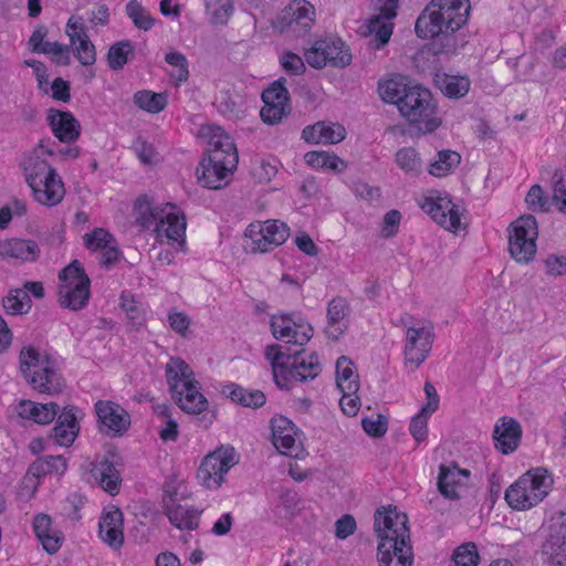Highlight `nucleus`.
<instances>
[{
  "label": "nucleus",
  "instance_id": "58",
  "mask_svg": "<svg viewBox=\"0 0 566 566\" xmlns=\"http://www.w3.org/2000/svg\"><path fill=\"white\" fill-rule=\"evenodd\" d=\"M525 201L528 208L533 211H547L549 209L548 198L544 195L539 185L531 187L526 193Z\"/></svg>",
  "mask_w": 566,
  "mask_h": 566
},
{
  "label": "nucleus",
  "instance_id": "50",
  "mask_svg": "<svg viewBox=\"0 0 566 566\" xmlns=\"http://www.w3.org/2000/svg\"><path fill=\"white\" fill-rule=\"evenodd\" d=\"M206 10L214 24H224L232 13L233 0H206Z\"/></svg>",
  "mask_w": 566,
  "mask_h": 566
},
{
  "label": "nucleus",
  "instance_id": "55",
  "mask_svg": "<svg viewBox=\"0 0 566 566\" xmlns=\"http://www.w3.org/2000/svg\"><path fill=\"white\" fill-rule=\"evenodd\" d=\"M553 202L559 211L566 213V186L564 184L563 171L557 168L553 172Z\"/></svg>",
  "mask_w": 566,
  "mask_h": 566
},
{
  "label": "nucleus",
  "instance_id": "9",
  "mask_svg": "<svg viewBox=\"0 0 566 566\" xmlns=\"http://www.w3.org/2000/svg\"><path fill=\"white\" fill-rule=\"evenodd\" d=\"M402 117L422 133H432L440 125L431 92L422 86H411L398 107Z\"/></svg>",
  "mask_w": 566,
  "mask_h": 566
},
{
  "label": "nucleus",
  "instance_id": "10",
  "mask_svg": "<svg viewBox=\"0 0 566 566\" xmlns=\"http://www.w3.org/2000/svg\"><path fill=\"white\" fill-rule=\"evenodd\" d=\"M59 303L72 311L84 308L90 298L91 280L81 262L74 260L59 273Z\"/></svg>",
  "mask_w": 566,
  "mask_h": 566
},
{
  "label": "nucleus",
  "instance_id": "37",
  "mask_svg": "<svg viewBox=\"0 0 566 566\" xmlns=\"http://www.w3.org/2000/svg\"><path fill=\"white\" fill-rule=\"evenodd\" d=\"M200 514L201 511L181 504L169 506L166 511L169 522L175 527L189 531L198 528Z\"/></svg>",
  "mask_w": 566,
  "mask_h": 566
},
{
  "label": "nucleus",
  "instance_id": "7",
  "mask_svg": "<svg viewBox=\"0 0 566 566\" xmlns=\"http://www.w3.org/2000/svg\"><path fill=\"white\" fill-rule=\"evenodd\" d=\"M20 371L25 381L38 392L57 395L65 387L55 361L42 355L34 346H24L19 355Z\"/></svg>",
  "mask_w": 566,
  "mask_h": 566
},
{
  "label": "nucleus",
  "instance_id": "20",
  "mask_svg": "<svg viewBox=\"0 0 566 566\" xmlns=\"http://www.w3.org/2000/svg\"><path fill=\"white\" fill-rule=\"evenodd\" d=\"M98 422L106 428V433L122 437L130 427L129 413L118 403L98 400L94 406Z\"/></svg>",
  "mask_w": 566,
  "mask_h": 566
},
{
  "label": "nucleus",
  "instance_id": "62",
  "mask_svg": "<svg viewBox=\"0 0 566 566\" xmlns=\"http://www.w3.org/2000/svg\"><path fill=\"white\" fill-rule=\"evenodd\" d=\"M401 220L400 211L392 209L384 216L381 233L385 238H392L397 234Z\"/></svg>",
  "mask_w": 566,
  "mask_h": 566
},
{
  "label": "nucleus",
  "instance_id": "53",
  "mask_svg": "<svg viewBox=\"0 0 566 566\" xmlns=\"http://www.w3.org/2000/svg\"><path fill=\"white\" fill-rule=\"evenodd\" d=\"M452 558L457 566H476L480 560L476 545L472 542L460 545Z\"/></svg>",
  "mask_w": 566,
  "mask_h": 566
},
{
  "label": "nucleus",
  "instance_id": "33",
  "mask_svg": "<svg viewBox=\"0 0 566 566\" xmlns=\"http://www.w3.org/2000/svg\"><path fill=\"white\" fill-rule=\"evenodd\" d=\"M33 531L46 553L54 554L61 548L63 535L52 528V520L48 514L41 513L34 516Z\"/></svg>",
  "mask_w": 566,
  "mask_h": 566
},
{
  "label": "nucleus",
  "instance_id": "2",
  "mask_svg": "<svg viewBox=\"0 0 566 566\" xmlns=\"http://www.w3.org/2000/svg\"><path fill=\"white\" fill-rule=\"evenodd\" d=\"M208 145L209 157L197 167V178L203 187L220 189L228 184V176L238 166V150L232 138L221 127L211 130Z\"/></svg>",
  "mask_w": 566,
  "mask_h": 566
},
{
  "label": "nucleus",
  "instance_id": "36",
  "mask_svg": "<svg viewBox=\"0 0 566 566\" xmlns=\"http://www.w3.org/2000/svg\"><path fill=\"white\" fill-rule=\"evenodd\" d=\"M221 392L233 402L253 409L262 407L266 401L263 391L259 389H247L234 382L222 386Z\"/></svg>",
  "mask_w": 566,
  "mask_h": 566
},
{
  "label": "nucleus",
  "instance_id": "1",
  "mask_svg": "<svg viewBox=\"0 0 566 566\" xmlns=\"http://www.w3.org/2000/svg\"><path fill=\"white\" fill-rule=\"evenodd\" d=\"M374 530L379 541V566H411L412 554L408 516L396 507L377 510L374 516Z\"/></svg>",
  "mask_w": 566,
  "mask_h": 566
},
{
  "label": "nucleus",
  "instance_id": "49",
  "mask_svg": "<svg viewBox=\"0 0 566 566\" xmlns=\"http://www.w3.org/2000/svg\"><path fill=\"white\" fill-rule=\"evenodd\" d=\"M126 14L139 30L148 31L154 25L155 20L137 0H130L126 4Z\"/></svg>",
  "mask_w": 566,
  "mask_h": 566
},
{
  "label": "nucleus",
  "instance_id": "23",
  "mask_svg": "<svg viewBox=\"0 0 566 566\" xmlns=\"http://www.w3.org/2000/svg\"><path fill=\"white\" fill-rule=\"evenodd\" d=\"M122 465V458L115 452H108L106 458L94 463L91 470L98 485L111 495L119 492L122 478L118 468Z\"/></svg>",
  "mask_w": 566,
  "mask_h": 566
},
{
  "label": "nucleus",
  "instance_id": "51",
  "mask_svg": "<svg viewBox=\"0 0 566 566\" xmlns=\"http://www.w3.org/2000/svg\"><path fill=\"white\" fill-rule=\"evenodd\" d=\"M165 61L174 66L176 70L170 74V76L176 82V85H179L182 82H186L189 77L188 70V60L185 54L180 52H169L165 56Z\"/></svg>",
  "mask_w": 566,
  "mask_h": 566
},
{
  "label": "nucleus",
  "instance_id": "64",
  "mask_svg": "<svg viewBox=\"0 0 566 566\" xmlns=\"http://www.w3.org/2000/svg\"><path fill=\"white\" fill-rule=\"evenodd\" d=\"M398 0H377L378 14L371 18H379V21L390 22L397 15Z\"/></svg>",
  "mask_w": 566,
  "mask_h": 566
},
{
  "label": "nucleus",
  "instance_id": "25",
  "mask_svg": "<svg viewBox=\"0 0 566 566\" xmlns=\"http://www.w3.org/2000/svg\"><path fill=\"white\" fill-rule=\"evenodd\" d=\"M521 438L522 427L513 418L502 417L494 426V446L503 454L514 452L521 442Z\"/></svg>",
  "mask_w": 566,
  "mask_h": 566
},
{
  "label": "nucleus",
  "instance_id": "59",
  "mask_svg": "<svg viewBox=\"0 0 566 566\" xmlns=\"http://www.w3.org/2000/svg\"><path fill=\"white\" fill-rule=\"evenodd\" d=\"M430 415L431 413L420 410V412L411 419L409 430L418 444L424 441L428 437V417Z\"/></svg>",
  "mask_w": 566,
  "mask_h": 566
},
{
  "label": "nucleus",
  "instance_id": "3",
  "mask_svg": "<svg viewBox=\"0 0 566 566\" xmlns=\"http://www.w3.org/2000/svg\"><path fill=\"white\" fill-rule=\"evenodd\" d=\"M469 0H431L418 17L415 31L421 39L452 34L468 21Z\"/></svg>",
  "mask_w": 566,
  "mask_h": 566
},
{
  "label": "nucleus",
  "instance_id": "26",
  "mask_svg": "<svg viewBox=\"0 0 566 566\" xmlns=\"http://www.w3.org/2000/svg\"><path fill=\"white\" fill-rule=\"evenodd\" d=\"M48 123L53 135L62 143H73L81 135V124L70 112L51 108Z\"/></svg>",
  "mask_w": 566,
  "mask_h": 566
},
{
  "label": "nucleus",
  "instance_id": "35",
  "mask_svg": "<svg viewBox=\"0 0 566 566\" xmlns=\"http://www.w3.org/2000/svg\"><path fill=\"white\" fill-rule=\"evenodd\" d=\"M272 439L274 447L286 455H293V451L297 449L295 446L293 423L284 417L274 418L271 421Z\"/></svg>",
  "mask_w": 566,
  "mask_h": 566
},
{
  "label": "nucleus",
  "instance_id": "41",
  "mask_svg": "<svg viewBox=\"0 0 566 566\" xmlns=\"http://www.w3.org/2000/svg\"><path fill=\"white\" fill-rule=\"evenodd\" d=\"M403 80L402 76L398 75L380 81L378 92L381 99L386 103L396 104L399 107V103L405 97V93L409 91V86H407Z\"/></svg>",
  "mask_w": 566,
  "mask_h": 566
},
{
  "label": "nucleus",
  "instance_id": "56",
  "mask_svg": "<svg viewBox=\"0 0 566 566\" xmlns=\"http://www.w3.org/2000/svg\"><path fill=\"white\" fill-rule=\"evenodd\" d=\"M277 167L262 158H256L251 165V175L259 182H269L276 175Z\"/></svg>",
  "mask_w": 566,
  "mask_h": 566
},
{
  "label": "nucleus",
  "instance_id": "43",
  "mask_svg": "<svg viewBox=\"0 0 566 566\" xmlns=\"http://www.w3.org/2000/svg\"><path fill=\"white\" fill-rule=\"evenodd\" d=\"M3 307L10 315L27 314L32 306V301L27 291L20 289H12L2 301Z\"/></svg>",
  "mask_w": 566,
  "mask_h": 566
},
{
  "label": "nucleus",
  "instance_id": "54",
  "mask_svg": "<svg viewBox=\"0 0 566 566\" xmlns=\"http://www.w3.org/2000/svg\"><path fill=\"white\" fill-rule=\"evenodd\" d=\"M84 244L91 250H103L108 244L115 243V238L103 228H95L83 237Z\"/></svg>",
  "mask_w": 566,
  "mask_h": 566
},
{
  "label": "nucleus",
  "instance_id": "5",
  "mask_svg": "<svg viewBox=\"0 0 566 566\" xmlns=\"http://www.w3.org/2000/svg\"><path fill=\"white\" fill-rule=\"evenodd\" d=\"M134 216L143 229L154 227L159 237L185 243L186 217L175 205L155 207L148 196H139L134 203Z\"/></svg>",
  "mask_w": 566,
  "mask_h": 566
},
{
  "label": "nucleus",
  "instance_id": "34",
  "mask_svg": "<svg viewBox=\"0 0 566 566\" xmlns=\"http://www.w3.org/2000/svg\"><path fill=\"white\" fill-rule=\"evenodd\" d=\"M40 255V248L33 240L9 239L0 241V256L33 262Z\"/></svg>",
  "mask_w": 566,
  "mask_h": 566
},
{
  "label": "nucleus",
  "instance_id": "14",
  "mask_svg": "<svg viewBox=\"0 0 566 566\" xmlns=\"http://www.w3.org/2000/svg\"><path fill=\"white\" fill-rule=\"evenodd\" d=\"M316 19L315 7L307 0H292L279 14L276 28L294 36L307 34Z\"/></svg>",
  "mask_w": 566,
  "mask_h": 566
},
{
  "label": "nucleus",
  "instance_id": "13",
  "mask_svg": "<svg viewBox=\"0 0 566 566\" xmlns=\"http://www.w3.org/2000/svg\"><path fill=\"white\" fill-rule=\"evenodd\" d=\"M237 462L234 448H218L205 457L197 471V478L207 489H218L223 483L224 475Z\"/></svg>",
  "mask_w": 566,
  "mask_h": 566
},
{
  "label": "nucleus",
  "instance_id": "45",
  "mask_svg": "<svg viewBox=\"0 0 566 566\" xmlns=\"http://www.w3.org/2000/svg\"><path fill=\"white\" fill-rule=\"evenodd\" d=\"M546 553L551 554L553 564L566 566V518L557 535L552 536L544 546Z\"/></svg>",
  "mask_w": 566,
  "mask_h": 566
},
{
  "label": "nucleus",
  "instance_id": "11",
  "mask_svg": "<svg viewBox=\"0 0 566 566\" xmlns=\"http://www.w3.org/2000/svg\"><path fill=\"white\" fill-rule=\"evenodd\" d=\"M509 251L518 263H530L536 253L538 226L534 216L524 214L511 223L509 228Z\"/></svg>",
  "mask_w": 566,
  "mask_h": 566
},
{
  "label": "nucleus",
  "instance_id": "24",
  "mask_svg": "<svg viewBox=\"0 0 566 566\" xmlns=\"http://www.w3.org/2000/svg\"><path fill=\"white\" fill-rule=\"evenodd\" d=\"M53 155V150L45 148L42 142L31 154L27 155L21 164L28 186L40 185L41 179L56 174V170L42 155Z\"/></svg>",
  "mask_w": 566,
  "mask_h": 566
},
{
  "label": "nucleus",
  "instance_id": "39",
  "mask_svg": "<svg viewBox=\"0 0 566 566\" xmlns=\"http://www.w3.org/2000/svg\"><path fill=\"white\" fill-rule=\"evenodd\" d=\"M66 469L67 462L63 455H46L36 459L30 464V474L40 478L50 474L62 475Z\"/></svg>",
  "mask_w": 566,
  "mask_h": 566
},
{
  "label": "nucleus",
  "instance_id": "52",
  "mask_svg": "<svg viewBox=\"0 0 566 566\" xmlns=\"http://www.w3.org/2000/svg\"><path fill=\"white\" fill-rule=\"evenodd\" d=\"M396 163L406 172L417 174L421 169V160L412 147L399 149L396 154Z\"/></svg>",
  "mask_w": 566,
  "mask_h": 566
},
{
  "label": "nucleus",
  "instance_id": "27",
  "mask_svg": "<svg viewBox=\"0 0 566 566\" xmlns=\"http://www.w3.org/2000/svg\"><path fill=\"white\" fill-rule=\"evenodd\" d=\"M327 324L325 334L329 339L338 340L349 326V306L344 297L336 296L327 304Z\"/></svg>",
  "mask_w": 566,
  "mask_h": 566
},
{
  "label": "nucleus",
  "instance_id": "22",
  "mask_svg": "<svg viewBox=\"0 0 566 566\" xmlns=\"http://www.w3.org/2000/svg\"><path fill=\"white\" fill-rule=\"evenodd\" d=\"M421 208L431 216V218L451 232H458L461 227V216L459 207L448 198H426Z\"/></svg>",
  "mask_w": 566,
  "mask_h": 566
},
{
  "label": "nucleus",
  "instance_id": "8",
  "mask_svg": "<svg viewBox=\"0 0 566 566\" xmlns=\"http://www.w3.org/2000/svg\"><path fill=\"white\" fill-rule=\"evenodd\" d=\"M553 484V475L547 469H531L506 489L505 501L513 510H531L549 494Z\"/></svg>",
  "mask_w": 566,
  "mask_h": 566
},
{
  "label": "nucleus",
  "instance_id": "46",
  "mask_svg": "<svg viewBox=\"0 0 566 566\" xmlns=\"http://www.w3.org/2000/svg\"><path fill=\"white\" fill-rule=\"evenodd\" d=\"M367 27L370 33H375L369 41L373 49L379 50L389 42L394 30L391 22L379 21V18H370Z\"/></svg>",
  "mask_w": 566,
  "mask_h": 566
},
{
  "label": "nucleus",
  "instance_id": "17",
  "mask_svg": "<svg viewBox=\"0 0 566 566\" xmlns=\"http://www.w3.org/2000/svg\"><path fill=\"white\" fill-rule=\"evenodd\" d=\"M284 82V78H280L262 92L264 106L260 115L265 124H279L291 113L290 94Z\"/></svg>",
  "mask_w": 566,
  "mask_h": 566
},
{
  "label": "nucleus",
  "instance_id": "63",
  "mask_svg": "<svg viewBox=\"0 0 566 566\" xmlns=\"http://www.w3.org/2000/svg\"><path fill=\"white\" fill-rule=\"evenodd\" d=\"M356 531V521L353 515L344 514L335 523V536L345 539Z\"/></svg>",
  "mask_w": 566,
  "mask_h": 566
},
{
  "label": "nucleus",
  "instance_id": "38",
  "mask_svg": "<svg viewBox=\"0 0 566 566\" xmlns=\"http://www.w3.org/2000/svg\"><path fill=\"white\" fill-rule=\"evenodd\" d=\"M336 385L340 392L359 390L358 375L355 373L353 361L346 356H340L336 361Z\"/></svg>",
  "mask_w": 566,
  "mask_h": 566
},
{
  "label": "nucleus",
  "instance_id": "16",
  "mask_svg": "<svg viewBox=\"0 0 566 566\" xmlns=\"http://www.w3.org/2000/svg\"><path fill=\"white\" fill-rule=\"evenodd\" d=\"M434 339L433 325L430 322L418 321L406 332L405 359L418 368L432 349Z\"/></svg>",
  "mask_w": 566,
  "mask_h": 566
},
{
  "label": "nucleus",
  "instance_id": "61",
  "mask_svg": "<svg viewBox=\"0 0 566 566\" xmlns=\"http://www.w3.org/2000/svg\"><path fill=\"white\" fill-rule=\"evenodd\" d=\"M545 272L548 276L559 277L566 275V256L548 254L544 260Z\"/></svg>",
  "mask_w": 566,
  "mask_h": 566
},
{
  "label": "nucleus",
  "instance_id": "15",
  "mask_svg": "<svg viewBox=\"0 0 566 566\" xmlns=\"http://www.w3.org/2000/svg\"><path fill=\"white\" fill-rule=\"evenodd\" d=\"M251 239V251L265 253L282 245L290 237V228L277 220L251 223L245 232Z\"/></svg>",
  "mask_w": 566,
  "mask_h": 566
},
{
  "label": "nucleus",
  "instance_id": "28",
  "mask_svg": "<svg viewBox=\"0 0 566 566\" xmlns=\"http://www.w3.org/2000/svg\"><path fill=\"white\" fill-rule=\"evenodd\" d=\"M470 471L460 469L458 465H444L439 468L438 490L449 500H459V489L467 485Z\"/></svg>",
  "mask_w": 566,
  "mask_h": 566
},
{
  "label": "nucleus",
  "instance_id": "40",
  "mask_svg": "<svg viewBox=\"0 0 566 566\" xmlns=\"http://www.w3.org/2000/svg\"><path fill=\"white\" fill-rule=\"evenodd\" d=\"M440 91L449 98H461L470 90L471 82L467 76L443 74L437 78Z\"/></svg>",
  "mask_w": 566,
  "mask_h": 566
},
{
  "label": "nucleus",
  "instance_id": "19",
  "mask_svg": "<svg viewBox=\"0 0 566 566\" xmlns=\"http://www.w3.org/2000/svg\"><path fill=\"white\" fill-rule=\"evenodd\" d=\"M65 32L70 39L73 54L83 66H91L96 62L95 45L88 38L83 18L72 15L66 23Z\"/></svg>",
  "mask_w": 566,
  "mask_h": 566
},
{
  "label": "nucleus",
  "instance_id": "4",
  "mask_svg": "<svg viewBox=\"0 0 566 566\" xmlns=\"http://www.w3.org/2000/svg\"><path fill=\"white\" fill-rule=\"evenodd\" d=\"M265 357L271 363L273 379L280 389L290 390L294 381L306 382L315 379L322 371L318 355L304 352L291 354L282 350L277 344L265 348Z\"/></svg>",
  "mask_w": 566,
  "mask_h": 566
},
{
  "label": "nucleus",
  "instance_id": "30",
  "mask_svg": "<svg viewBox=\"0 0 566 566\" xmlns=\"http://www.w3.org/2000/svg\"><path fill=\"white\" fill-rule=\"evenodd\" d=\"M29 187L32 190L34 200L46 207L59 205L65 195L64 184L57 172L42 178L40 185Z\"/></svg>",
  "mask_w": 566,
  "mask_h": 566
},
{
  "label": "nucleus",
  "instance_id": "29",
  "mask_svg": "<svg viewBox=\"0 0 566 566\" xmlns=\"http://www.w3.org/2000/svg\"><path fill=\"white\" fill-rule=\"evenodd\" d=\"M346 137V129L338 123L317 122L306 126L302 132V138L312 144H338Z\"/></svg>",
  "mask_w": 566,
  "mask_h": 566
},
{
  "label": "nucleus",
  "instance_id": "44",
  "mask_svg": "<svg viewBox=\"0 0 566 566\" xmlns=\"http://www.w3.org/2000/svg\"><path fill=\"white\" fill-rule=\"evenodd\" d=\"M133 54L134 46L129 40L116 42L108 49L107 64L113 71L123 70L128 62V56Z\"/></svg>",
  "mask_w": 566,
  "mask_h": 566
},
{
  "label": "nucleus",
  "instance_id": "60",
  "mask_svg": "<svg viewBox=\"0 0 566 566\" xmlns=\"http://www.w3.org/2000/svg\"><path fill=\"white\" fill-rule=\"evenodd\" d=\"M361 426L364 431L374 438H380L385 436L388 429V420L386 416L379 413L377 416V419L371 418H363L361 419Z\"/></svg>",
  "mask_w": 566,
  "mask_h": 566
},
{
  "label": "nucleus",
  "instance_id": "48",
  "mask_svg": "<svg viewBox=\"0 0 566 566\" xmlns=\"http://www.w3.org/2000/svg\"><path fill=\"white\" fill-rule=\"evenodd\" d=\"M306 163L316 168H326L333 171H340L345 163L336 155L325 151H308L305 155Z\"/></svg>",
  "mask_w": 566,
  "mask_h": 566
},
{
  "label": "nucleus",
  "instance_id": "47",
  "mask_svg": "<svg viewBox=\"0 0 566 566\" xmlns=\"http://www.w3.org/2000/svg\"><path fill=\"white\" fill-rule=\"evenodd\" d=\"M461 156L457 151L441 150L438 153V159L430 164L428 171L436 177H442L460 164Z\"/></svg>",
  "mask_w": 566,
  "mask_h": 566
},
{
  "label": "nucleus",
  "instance_id": "12",
  "mask_svg": "<svg viewBox=\"0 0 566 566\" xmlns=\"http://www.w3.org/2000/svg\"><path fill=\"white\" fill-rule=\"evenodd\" d=\"M306 62L315 69H322L327 64L335 67H345L352 62V53L348 46L339 38L328 36L314 42L304 52Z\"/></svg>",
  "mask_w": 566,
  "mask_h": 566
},
{
  "label": "nucleus",
  "instance_id": "42",
  "mask_svg": "<svg viewBox=\"0 0 566 566\" xmlns=\"http://www.w3.org/2000/svg\"><path fill=\"white\" fill-rule=\"evenodd\" d=\"M133 101L138 108L151 114L161 112L168 103L166 94L147 90L136 92Z\"/></svg>",
  "mask_w": 566,
  "mask_h": 566
},
{
  "label": "nucleus",
  "instance_id": "32",
  "mask_svg": "<svg viewBox=\"0 0 566 566\" xmlns=\"http://www.w3.org/2000/svg\"><path fill=\"white\" fill-rule=\"evenodd\" d=\"M60 406L56 402L39 403L31 400H21L17 406V413L20 418L31 420L38 424L51 423Z\"/></svg>",
  "mask_w": 566,
  "mask_h": 566
},
{
  "label": "nucleus",
  "instance_id": "57",
  "mask_svg": "<svg viewBox=\"0 0 566 566\" xmlns=\"http://www.w3.org/2000/svg\"><path fill=\"white\" fill-rule=\"evenodd\" d=\"M280 64L290 75H301L306 70L303 59L291 51H284L280 55Z\"/></svg>",
  "mask_w": 566,
  "mask_h": 566
},
{
  "label": "nucleus",
  "instance_id": "21",
  "mask_svg": "<svg viewBox=\"0 0 566 566\" xmlns=\"http://www.w3.org/2000/svg\"><path fill=\"white\" fill-rule=\"evenodd\" d=\"M81 410L73 405L65 406L56 415V421L51 430L49 439L60 447L73 444L80 433L78 416Z\"/></svg>",
  "mask_w": 566,
  "mask_h": 566
},
{
  "label": "nucleus",
  "instance_id": "31",
  "mask_svg": "<svg viewBox=\"0 0 566 566\" xmlns=\"http://www.w3.org/2000/svg\"><path fill=\"white\" fill-rule=\"evenodd\" d=\"M123 522V513L118 509L108 511L101 517L98 523L99 537L112 548L117 549L124 544Z\"/></svg>",
  "mask_w": 566,
  "mask_h": 566
},
{
  "label": "nucleus",
  "instance_id": "18",
  "mask_svg": "<svg viewBox=\"0 0 566 566\" xmlns=\"http://www.w3.org/2000/svg\"><path fill=\"white\" fill-rule=\"evenodd\" d=\"M270 326L276 339H286L287 343L300 346L306 344L313 336L312 326L294 313L273 315Z\"/></svg>",
  "mask_w": 566,
  "mask_h": 566
},
{
  "label": "nucleus",
  "instance_id": "6",
  "mask_svg": "<svg viewBox=\"0 0 566 566\" xmlns=\"http://www.w3.org/2000/svg\"><path fill=\"white\" fill-rule=\"evenodd\" d=\"M166 379L176 403L187 413L198 415L208 408L200 384L193 379L191 367L180 357H171L166 365Z\"/></svg>",
  "mask_w": 566,
  "mask_h": 566
}]
</instances>
